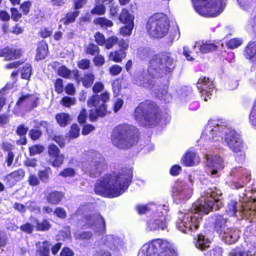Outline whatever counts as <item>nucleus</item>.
<instances>
[{
	"instance_id": "25",
	"label": "nucleus",
	"mask_w": 256,
	"mask_h": 256,
	"mask_svg": "<svg viewBox=\"0 0 256 256\" xmlns=\"http://www.w3.org/2000/svg\"><path fill=\"white\" fill-rule=\"evenodd\" d=\"M44 198L48 202L52 204H58L64 198V194L62 192L58 191L49 192L48 190H46L44 192Z\"/></svg>"
},
{
	"instance_id": "2",
	"label": "nucleus",
	"mask_w": 256,
	"mask_h": 256,
	"mask_svg": "<svg viewBox=\"0 0 256 256\" xmlns=\"http://www.w3.org/2000/svg\"><path fill=\"white\" fill-rule=\"evenodd\" d=\"M201 140L222 142L234 153L238 162L244 161L245 154L242 152V141L240 134L226 122L218 120H209L200 137Z\"/></svg>"
},
{
	"instance_id": "20",
	"label": "nucleus",
	"mask_w": 256,
	"mask_h": 256,
	"mask_svg": "<svg viewBox=\"0 0 256 256\" xmlns=\"http://www.w3.org/2000/svg\"><path fill=\"white\" fill-rule=\"evenodd\" d=\"M39 103V98L34 94H26L22 96L16 102L18 106H24L26 110H31L36 108Z\"/></svg>"
},
{
	"instance_id": "39",
	"label": "nucleus",
	"mask_w": 256,
	"mask_h": 256,
	"mask_svg": "<svg viewBox=\"0 0 256 256\" xmlns=\"http://www.w3.org/2000/svg\"><path fill=\"white\" fill-rule=\"evenodd\" d=\"M94 22L104 28L111 27L113 25L112 22L106 18H98L94 20Z\"/></svg>"
},
{
	"instance_id": "3",
	"label": "nucleus",
	"mask_w": 256,
	"mask_h": 256,
	"mask_svg": "<svg viewBox=\"0 0 256 256\" xmlns=\"http://www.w3.org/2000/svg\"><path fill=\"white\" fill-rule=\"evenodd\" d=\"M176 66L172 54L168 52L154 55L148 63L147 72H140L134 78V84L150 88L154 84L150 76L158 78L172 72Z\"/></svg>"
},
{
	"instance_id": "64",
	"label": "nucleus",
	"mask_w": 256,
	"mask_h": 256,
	"mask_svg": "<svg viewBox=\"0 0 256 256\" xmlns=\"http://www.w3.org/2000/svg\"><path fill=\"white\" fill-rule=\"evenodd\" d=\"M54 88L56 91L60 94L62 92L64 87L62 84V80L58 78L57 79L54 83Z\"/></svg>"
},
{
	"instance_id": "43",
	"label": "nucleus",
	"mask_w": 256,
	"mask_h": 256,
	"mask_svg": "<svg viewBox=\"0 0 256 256\" xmlns=\"http://www.w3.org/2000/svg\"><path fill=\"white\" fill-rule=\"evenodd\" d=\"M100 52L98 46L94 44H88L86 48V52L92 56L98 54Z\"/></svg>"
},
{
	"instance_id": "38",
	"label": "nucleus",
	"mask_w": 256,
	"mask_h": 256,
	"mask_svg": "<svg viewBox=\"0 0 256 256\" xmlns=\"http://www.w3.org/2000/svg\"><path fill=\"white\" fill-rule=\"evenodd\" d=\"M51 244L48 241H44L40 245L38 252L40 256H49L50 248Z\"/></svg>"
},
{
	"instance_id": "34",
	"label": "nucleus",
	"mask_w": 256,
	"mask_h": 256,
	"mask_svg": "<svg viewBox=\"0 0 256 256\" xmlns=\"http://www.w3.org/2000/svg\"><path fill=\"white\" fill-rule=\"evenodd\" d=\"M126 56V52L123 50L120 49V50L111 52L109 56V58L116 62H120L123 58Z\"/></svg>"
},
{
	"instance_id": "53",
	"label": "nucleus",
	"mask_w": 256,
	"mask_h": 256,
	"mask_svg": "<svg viewBox=\"0 0 256 256\" xmlns=\"http://www.w3.org/2000/svg\"><path fill=\"white\" fill-rule=\"evenodd\" d=\"M96 42L100 46H103L106 42L105 38L103 34L97 32L94 36Z\"/></svg>"
},
{
	"instance_id": "9",
	"label": "nucleus",
	"mask_w": 256,
	"mask_h": 256,
	"mask_svg": "<svg viewBox=\"0 0 256 256\" xmlns=\"http://www.w3.org/2000/svg\"><path fill=\"white\" fill-rule=\"evenodd\" d=\"M196 11L200 15L214 17L223 11L224 0H192Z\"/></svg>"
},
{
	"instance_id": "41",
	"label": "nucleus",
	"mask_w": 256,
	"mask_h": 256,
	"mask_svg": "<svg viewBox=\"0 0 256 256\" xmlns=\"http://www.w3.org/2000/svg\"><path fill=\"white\" fill-rule=\"evenodd\" d=\"M79 12L76 11L66 14L65 18L62 20V21L65 24L72 22L75 20L76 18L78 16Z\"/></svg>"
},
{
	"instance_id": "8",
	"label": "nucleus",
	"mask_w": 256,
	"mask_h": 256,
	"mask_svg": "<svg viewBox=\"0 0 256 256\" xmlns=\"http://www.w3.org/2000/svg\"><path fill=\"white\" fill-rule=\"evenodd\" d=\"M134 116L136 120L142 126L155 125L159 120L156 104L150 102L140 104L135 109Z\"/></svg>"
},
{
	"instance_id": "63",
	"label": "nucleus",
	"mask_w": 256,
	"mask_h": 256,
	"mask_svg": "<svg viewBox=\"0 0 256 256\" xmlns=\"http://www.w3.org/2000/svg\"><path fill=\"white\" fill-rule=\"evenodd\" d=\"M14 154L12 152H8V154L5 157V162L7 166L10 167L12 164L14 160Z\"/></svg>"
},
{
	"instance_id": "40",
	"label": "nucleus",
	"mask_w": 256,
	"mask_h": 256,
	"mask_svg": "<svg viewBox=\"0 0 256 256\" xmlns=\"http://www.w3.org/2000/svg\"><path fill=\"white\" fill-rule=\"evenodd\" d=\"M64 158V155L61 154L60 155L52 156V158H50L49 162L53 166L58 168L60 167L61 165H62Z\"/></svg>"
},
{
	"instance_id": "6",
	"label": "nucleus",
	"mask_w": 256,
	"mask_h": 256,
	"mask_svg": "<svg viewBox=\"0 0 256 256\" xmlns=\"http://www.w3.org/2000/svg\"><path fill=\"white\" fill-rule=\"evenodd\" d=\"M138 256H178L172 244L161 238L152 240L142 246Z\"/></svg>"
},
{
	"instance_id": "35",
	"label": "nucleus",
	"mask_w": 256,
	"mask_h": 256,
	"mask_svg": "<svg viewBox=\"0 0 256 256\" xmlns=\"http://www.w3.org/2000/svg\"><path fill=\"white\" fill-rule=\"evenodd\" d=\"M158 208V206L154 204H150L146 206L145 205H140L136 206V210L138 214H144L147 212L152 210V212H154L156 211V209Z\"/></svg>"
},
{
	"instance_id": "31",
	"label": "nucleus",
	"mask_w": 256,
	"mask_h": 256,
	"mask_svg": "<svg viewBox=\"0 0 256 256\" xmlns=\"http://www.w3.org/2000/svg\"><path fill=\"white\" fill-rule=\"evenodd\" d=\"M48 51V46L46 42L44 41L40 42L36 50V59L40 60L44 58L47 54Z\"/></svg>"
},
{
	"instance_id": "13",
	"label": "nucleus",
	"mask_w": 256,
	"mask_h": 256,
	"mask_svg": "<svg viewBox=\"0 0 256 256\" xmlns=\"http://www.w3.org/2000/svg\"><path fill=\"white\" fill-rule=\"evenodd\" d=\"M169 210L166 204L158 205L154 212H152L150 218L147 222L148 228L150 230H164L166 227V215Z\"/></svg>"
},
{
	"instance_id": "57",
	"label": "nucleus",
	"mask_w": 256,
	"mask_h": 256,
	"mask_svg": "<svg viewBox=\"0 0 256 256\" xmlns=\"http://www.w3.org/2000/svg\"><path fill=\"white\" fill-rule=\"evenodd\" d=\"M250 120L252 125L256 128V105L252 108L250 116Z\"/></svg>"
},
{
	"instance_id": "11",
	"label": "nucleus",
	"mask_w": 256,
	"mask_h": 256,
	"mask_svg": "<svg viewBox=\"0 0 256 256\" xmlns=\"http://www.w3.org/2000/svg\"><path fill=\"white\" fill-rule=\"evenodd\" d=\"M110 94L105 92L100 96L96 94L92 96L88 100V106L89 107H96L99 106L96 110H90V119L92 121L96 120L98 116H102L106 113V106L105 102L108 101Z\"/></svg>"
},
{
	"instance_id": "32",
	"label": "nucleus",
	"mask_w": 256,
	"mask_h": 256,
	"mask_svg": "<svg viewBox=\"0 0 256 256\" xmlns=\"http://www.w3.org/2000/svg\"><path fill=\"white\" fill-rule=\"evenodd\" d=\"M59 76L66 78H71L73 76H76L78 73V70L71 71L69 70L66 66H60L58 70Z\"/></svg>"
},
{
	"instance_id": "4",
	"label": "nucleus",
	"mask_w": 256,
	"mask_h": 256,
	"mask_svg": "<svg viewBox=\"0 0 256 256\" xmlns=\"http://www.w3.org/2000/svg\"><path fill=\"white\" fill-rule=\"evenodd\" d=\"M132 177V170L126 168L112 174H106L96 184L95 192L110 198L118 196L128 189Z\"/></svg>"
},
{
	"instance_id": "14",
	"label": "nucleus",
	"mask_w": 256,
	"mask_h": 256,
	"mask_svg": "<svg viewBox=\"0 0 256 256\" xmlns=\"http://www.w3.org/2000/svg\"><path fill=\"white\" fill-rule=\"evenodd\" d=\"M192 186L191 182L190 184L182 180L176 182L172 192L174 200L176 203L184 202L191 197L192 194Z\"/></svg>"
},
{
	"instance_id": "37",
	"label": "nucleus",
	"mask_w": 256,
	"mask_h": 256,
	"mask_svg": "<svg viewBox=\"0 0 256 256\" xmlns=\"http://www.w3.org/2000/svg\"><path fill=\"white\" fill-rule=\"evenodd\" d=\"M56 118L58 123L62 126H66L70 120V115L66 113H60L56 114Z\"/></svg>"
},
{
	"instance_id": "27",
	"label": "nucleus",
	"mask_w": 256,
	"mask_h": 256,
	"mask_svg": "<svg viewBox=\"0 0 256 256\" xmlns=\"http://www.w3.org/2000/svg\"><path fill=\"white\" fill-rule=\"evenodd\" d=\"M21 52L20 50L6 48L0 50V56L5 57L6 60H12L20 58Z\"/></svg>"
},
{
	"instance_id": "23",
	"label": "nucleus",
	"mask_w": 256,
	"mask_h": 256,
	"mask_svg": "<svg viewBox=\"0 0 256 256\" xmlns=\"http://www.w3.org/2000/svg\"><path fill=\"white\" fill-rule=\"evenodd\" d=\"M222 250L220 247H216L210 251V256H222ZM228 256H252L250 254V252H245L241 248H236L232 250L230 252Z\"/></svg>"
},
{
	"instance_id": "62",
	"label": "nucleus",
	"mask_w": 256,
	"mask_h": 256,
	"mask_svg": "<svg viewBox=\"0 0 256 256\" xmlns=\"http://www.w3.org/2000/svg\"><path fill=\"white\" fill-rule=\"evenodd\" d=\"M28 130V127L24 126V124H20L18 126L16 130V134L20 136H24Z\"/></svg>"
},
{
	"instance_id": "19",
	"label": "nucleus",
	"mask_w": 256,
	"mask_h": 256,
	"mask_svg": "<svg viewBox=\"0 0 256 256\" xmlns=\"http://www.w3.org/2000/svg\"><path fill=\"white\" fill-rule=\"evenodd\" d=\"M230 174L232 176L238 177L240 181L234 183V186L236 189L242 188L244 185L248 183L250 180V172L246 169L241 166L233 168Z\"/></svg>"
},
{
	"instance_id": "30",
	"label": "nucleus",
	"mask_w": 256,
	"mask_h": 256,
	"mask_svg": "<svg viewBox=\"0 0 256 256\" xmlns=\"http://www.w3.org/2000/svg\"><path fill=\"white\" fill-rule=\"evenodd\" d=\"M31 220L36 225L35 228L38 231H46L50 228L51 225L46 220H43L40 222L36 218H32Z\"/></svg>"
},
{
	"instance_id": "26",
	"label": "nucleus",
	"mask_w": 256,
	"mask_h": 256,
	"mask_svg": "<svg viewBox=\"0 0 256 256\" xmlns=\"http://www.w3.org/2000/svg\"><path fill=\"white\" fill-rule=\"evenodd\" d=\"M182 162L186 166H191L197 164L200 162L198 154L190 150H188L182 158Z\"/></svg>"
},
{
	"instance_id": "36",
	"label": "nucleus",
	"mask_w": 256,
	"mask_h": 256,
	"mask_svg": "<svg viewBox=\"0 0 256 256\" xmlns=\"http://www.w3.org/2000/svg\"><path fill=\"white\" fill-rule=\"evenodd\" d=\"M25 176V172L22 168H19L6 176V178L10 180V178H14L17 181L22 180Z\"/></svg>"
},
{
	"instance_id": "46",
	"label": "nucleus",
	"mask_w": 256,
	"mask_h": 256,
	"mask_svg": "<svg viewBox=\"0 0 256 256\" xmlns=\"http://www.w3.org/2000/svg\"><path fill=\"white\" fill-rule=\"evenodd\" d=\"M94 76L92 74H85L82 78V84L86 88L90 87L94 80Z\"/></svg>"
},
{
	"instance_id": "55",
	"label": "nucleus",
	"mask_w": 256,
	"mask_h": 256,
	"mask_svg": "<svg viewBox=\"0 0 256 256\" xmlns=\"http://www.w3.org/2000/svg\"><path fill=\"white\" fill-rule=\"evenodd\" d=\"M48 154L50 158L60 154L58 148L54 144H50L48 146Z\"/></svg>"
},
{
	"instance_id": "61",
	"label": "nucleus",
	"mask_w": 256,
	"mask_h": 256,
	"mask_svg": "<svg viewBox=\"0 0 256 256\" xmlns=\"http://www.w3.org/2000/svg\"><path fill=\"white\" fill-rule=\"evenodd\" d=\"M32 6V3L30 1H26L24 2L20 6V9L23 12L24 14H27L29 11L30 8Z\"/></svg>"
},
{
	"instance_id": "7",
	"label": "nucleus",
	"mask_w": 256,
	"mask_h": 256,
	"mask_svg": "<svg viewBox=\"0 0 256 256\" xmlns=\"http://www.w3.org/2000/svg\"><path fill=\"white\" fill-rule=\"evenodd\" d=\"M106 168L104 158L95 150L87 152L84 154V160L82 163V169L90 177L100 176Z\"/></svg>"
},
{
	"instance_id": "54",
	"label": "nucleus",
	"mask_w": 256,
	"mask_h": 256,
	"mask_svg": "<svg viewBox=\"0 0 256 256\" xmlns=\"http://www.w3.org/2000/svg\"><path fill=\"white\" fill-rule=\"evenodd\" d=\"M50 172V168L40 170L38 172V176L42 182H46L48 180Z\"/></svg>"
},
{
	"instance_id": "49",
	"label": "nucleus",
	"mask_w": 256,
	"mask_h": 256,
	"mask_svg": "<svg viewBox=\"0 0 256 256\" xmlns=\"http://www.w3.org/2000/svg\"><path fill=\"white\" fill-rule=\"evenodd\" d=\"M134 24H127L122 27L120 30L121 34L124 36H130L133 30Z\"/></svg>"
},
{
	"instance_id": "50",
	"label": "nucleus",
	"mask_w": 256,
	"mask_h": 256,
	"mask_svg": "<svg viewBox=\"0 0 256 256\" xmlns=\"http://www.w3.org/2000/svg\"><path fill=\"white\" fill-rule=\"evenodd\" d=\"M118 42V38L116 36L109 37L106 40L104 44L107 49L111 48L114 45Z\"/></svg>"
},
{
	"instance_id": "44",
	"label": "nucleus",
	"mask_w": 256,
	"mask_h": 256,
	"mask_svg": "<svg viewBox=\"0 0 256 256\" xmlns=\"http://www.w3.org/2000/svg\"><path fill=\"white\" fill-rule=\"evenodd\" d=\"M243 40L242 39L240 38H234L230 40L227 42L226 45L229 48L234 49L240 46Z\"/></svg>"
},
{
	"instance_id": "58",
	"label": "nucleus",
	"mask_w": 256,
	"mask_h": 256,
	"mask_svg": "<svg viewBox=\"0 0 256 256\" xmlns=\"http://www.w3.org/2000/svg\"><path fill=\"white\" fill-rule=\"evenodd\" d=\"M44 150L43 146L39 145H36L30 148V155L34 156L41 153Z\"/></svg>"
},
{
	"instance_id": "5",
	"label": "nucleus",
	"mask_w": 256,
	"mask_h": 256,
	"mask_svg": "<svg viewBox=\"0 0 256 256\" xmlns=\"http://www.w3.org/2000/svg\"><path fill=\"white\" fill-rule=\"evenodd\" d=\"M138 130L128 124L114 128L111 134L112 144L120 149H128L136 144L138 140Z\"/></svg>"
},
{
	"instance_id": "21",
	"label": "nucleus",
	"mask_w": 256,
	"mask_h": 256,
	"mask_svg": "<svg viewBox=\"0 0 256 256\" xmlns=\"http://www.w3.org/2000/svg\"><path fill=\"white\" fill-rule=\"evenodd\" d=\"M222 234V240L228 244H233L238 241L240 231L237 228H228L224 230Z\"/></svg>"
},
{
	"instance_id": "18",
	"label": "nucleus",
	"mask_w": 256,
	"mask_h": 256,
	"mask_svg": "<svg viewBox=\"0 0 256 256\" xmlns=\"http://www.w3.org/2000/svg\"><path fill=\"white\" fill-rule=\"evenodd\" d=\"M196 86L201 94V96H206L204 100L207 101L208 98H210L214 90V86L212 82L206 77L200 78L196 84Z\"/></svg>"
},
{
	"instance_id": "24",
	"label": "nucleus",
	"mask_w": 256,
	"mask_h": 256,
	"mask_svg": "<svg viewBox=\"0 0 256 256\" xmlns=\"http://www.w3.org/2000/svg\"><path fill=\"white\" fill-rule=\"evenodd\" d=\"M194 49L196 52H200L202 54L208 53L216 49V46L209 42L203 41L197 42L194 46Z\"/></svg>"
},
{
	"instance_id": "15",
	"label": "nucleus",
	"mask_w": 256,
	"mask_h": 256,
	"mask_svg": "<svg viewBox=\"0 0 256 256\" xmlns=\"http://www.w3.org/2000/svg\"><path fill=\"white\" fill-rule=\"evenodd\" d=\"M102 242L116 256L121 255L126 250V242L122 238L108 235L102 238Z\"/></svg>"
},
{
	"instance_id": "33",
	"label": "nucleus",
	"mask_w": 256,
	"mask_h": 256,
	"mask_svg": "<svg viewBox=\"0 0 256 256\" xmlns=\"http://www.w3.org/2000/svg\"><path fill=\"white\" fill-rule=\"evenodd\" d=\"M120 20L122 22L127 24H134V16L130 14L128 10L123 9L119 16Z\"/></svg>"
},
{
	"instance_id": "22",
	"label": "nucleus",
	"mask_w": 256,
	"mask_h": 256,
	"mask_svg": "<svg viewBox=\"0 0 256 256\" xmlns=\"http://www.w3.org/2000/svg\"><path fill=\"white\" fill-rule=\"evenodd\" d=\"M213 219L214 230L220 234H222L228 226V218L224 215L216 214L214 216Z\"/></svg>"
},
{
	"instance_id": "29",
	"label": "nucleus",
	"mask_w": 256,
	"mask_h": 256,
	"mask_svg": "<svg viewBox=\"0 0 256 256\" xmlns=\"http://www.w3.org/2000/svg\"><path fill=\"white\" fill-rule=\"evenodd\" d=\"M194 240L196 247L201 250H206L210 247V242L203 235H198Z\"/></svg>"
},
{
	"instance_id": "52",
	"label": "nucleus",
	"mask_w": 256,
	"mask_h": 256,
	"mask_svg": "<svg viewBox=\"0 0 256 256\" xmlns=\"http://www.w3.org/2000/svg\"><path fill=\"white\" fill-rule=\"evenodd\" d=\"M80 134V128L77 124H74L71 126L69 132V136L71 138H77Z\"/></svg>"
},
{
	"instance_id": "48",
	"label": "nucleus",
	"mask_w": 256,
	"mask_h": 256,
	"mask_svg": "<svg viewBox=\"0 0 256 256\" xmlns=\"http://www.w3.org/2000/svg\"><path fill=\"white\" fill-rule=\"evenodd\" d=\"M106 12V8L104 4H96L91 10L92 14L102 15Z\"/></svg>"
},
{
	"instance_id": "42",
	"label": "nucleus",
	"mask_w": 256,
	"mask_h": 256,
	"mask_svg": "<svg viewBox=\"0 0 256 256\" xmlns=\"http://www.w3.org/2000/svg\"><path fill=\"white\" fill-rule=\"evenodd\" d=\"M33 222H26L20 226V230L26 234H32L35 228V226Z\"/></svg>"
},
{
	"instance_id": "47",
	"label": "nucleus",
	"mask_w": 256,
	"mask_h": 256,
	"mask_svg": "<svg viewBox=\"0 0 256 256\" xmlns=\"http://www.w3.org/2000/svg\"><path fill=\"white\" fill-rule=\"evenodd\" d=\"M74 237L78 240H88L92 238V234L89 232H78L75 234Z\"/></svg>"
},
{
	"instance_id": "10",
	"label": "nucleus",
	"mask_w": 256,
	"mask_h": 256,
	"mask_svg": "<svg viewBox=\"0 0 256 256\" xmlns=\"http://www.w3.org/2000/svg\"><path fill=\"white\" fill-rule=\"evenodd\" d=\"M169 22L167 16L162 13L152 16L146 24V29L149 34L154 38H162L168 32Z\"/></svg>"
},
{
	"instance_id": "1",
	"label": "nucleus",
	"mask_w": 256,
	"mask_h": 256,
	"mask_svg": "<svg viewBox=\"0 0 256 256\" xmlns=\"http://www.w3.org/2000/svg\"><path fill=\"white\" fill-rule=\"evenodd\" d=\"M222 194L221 191L216 187L208 188L204 192L190 210L180 212L176 221L178 229L186 234L198 229L204 214H206L212 209L218 210L222 206L220 198Z\"/></svg>"
},
{
	"instance_id": "60",
	"label": "nucleus",
	"mask_w": 256,
	"mask_h": 256,
	"mask_svg": "<svg viewBox=\"0 0 256 256\" xmlns=\"http://www.w3.org/2000/svg\"><path fill=\"white\" fill-rule=\"evenodd\" d=\"M240 6L244 10H248L252 2L251 0H238Z\"/></svg>"
},
{
	"instance_id": "17",
	"label": "nucleus",
	"mask_w": 256,
	"mask_h": 256,
	"mask_svg": "<svg viewBox=\"0 0 256 256\" xmlns=\"http://www.w3.org/2000/svg\"><path fill=\"white\" fill-rule=\"evenodd\" d=\"M84 222L87 227H92L96 232H102L104 230L105 222L104 218L98 214L86 216Z\"/></svg>"
},
{
	"instance_id": "56",
	"label": "nucleus",
	"mask_w": 256,
	"mask_h": 256,
	"mask_svg": "<svg viewBox=\"0 0 256 256\" xmlns=\"http://www.w3.org/2000/svg\"><path fill=\"white\" fill-rule=\"evenodd\" d=\"M75 171L72 168H66L64 170L62 171L60 175L63 177H72L75 175Z\"/></svg>"
},
{
	"instance_id": "59",
	"label": "nucleus",
	"mask_w": 256,
	"mask_h": 256,
	"mask_svg": "<svg viewBox=\"0 0 256 256\" xmlns=\"http://www.w3.org/2000/svg\"><path fill=\"white\" fill-rule=\"evenodd\" d=\"M54 214L59 218L64 219L66 216V212L65 210L62 208H56L54 211Z\"/></svg>"
},
{
	"instance_id": "51",
	"label": "nucleus",
	"mask_w": 256,
	"mask_h": 256,
	"mask_svg": "<svg viewBox=\"0 0 256 256\" xmlns=\"http://www.w3.org/2000/svg\"><path fill=\"white\" fill-rule=\"evenodd\" d=\"M76 100L75 98L69 96H64L62 100V104L66 106L70 107V106L74 105L76 103Z\"/></svg>"
},
{
	"instance_id": "16",
	"label": "nucleus",
	"mask_w": 256,
	"mask_h": 256,
	"mask_svg": "<svg viewBox=\"0 0 256 256\" xmlns=\"http://www.w3.org/2000/svg\"><path fill=\"white\" fill-rule=\"evenodd\" d=\"M207 160L206 172L212 177L218 176V171L224 167V164L222 159L218 156H206Z\"/></svg>"
},
{
	"instance_id": "12",
	"label": "nucleus",
	"mask_w": 256,
	"mask_h": 256,
	"mask_svg": "<svg viewBox=\"0 0 256 256\" xmlns=\"http://www.w3.org/2000/svg\"><path fill=\"white\" fill-rule=\"evenodd\" d=\"M226 212L230 216H236L237 212L246 217L256 216V201L246 202L243 198V202L237 206V202L232 200L228 204Z\"/></svg>"
},
{
	"instance_id": "28",
	"label": "nucleus",
	"mask_w": 256,
	"mask_h": 256,
	"mask_svg": "<svg viewBox=\"0 0 256 256\" xmlns=\"http://www.w3.org/2000/svg\"><path fill=\"white\" fill-rule=\"evenodd\" d=\"M246 58L256 64V42H250L244 50Z\"/></svg>"
},
{
	"instance_id": "45",
	"label": "nucleus",
	"mask_w": 256,
	"mask_h": 256,
	"mask_svg": "<svg viewBox=\"0 0 256 256\" xmlns=\"http://www.w3.org/2000/svg\"><path fill=\"white\" fill-rule=\"evenodd\" d=\"M21 76L22 78L28 80L32 74V67L30 64H26L22 70Z\"/></svg>"
}]
</instances>
